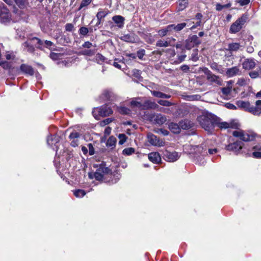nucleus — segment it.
<instances>
[{"mask_svg": "<svg viewBox=\"0 0 261 261\" xmlns=\"http://www.w3.org/2000/svg\"><path fill=\"white\" fill-rule=\"evenodd\" d=\"M201 127L208 133H212L217 123V117L211 113H203L197 117Z\"/></svg>", "mask_w": 261, "mask_h": 261, "instance_id": "nucleus-1", "label": "nucleus"}, {"mask_svg": "<svg viewBox=\"0 0 261 261\" xmlns=\"http://www.w3.org/2000/svg\"><path fill=\"white\" fill-rule=\"evenodd\" d=\"M110 172V170L106 167L104 164L101 163L99 164L98 168L93 174V176L92 173H89V176L90 178H93L94 177L97 180L102 181L104 179L105 176Z\"/></svg>", "mask_w": 261, "mask_h": 261, "instance_id": "nucleus-2", "label": "nucleus"}, {"mask_svg": "<svg viewBox=\"0 0 261 261\" xmlns=\"http://www.w3.org/2000/svg\"><path fill=\"white\" fill-rule=\"evenodd\" d=\"M247 19V15L243 14L231 25L229 32L231 33H236L239 32L242 28L243 25L246 22Z\"/></svg>", "mask_w": 261, "mask_h": 261, "instance_id": "nucleus-3", "label": "nucleus"}, {"mask_svg": "<svg viewBox=\"0 0 261 261\" xmlns=\"http://www.w3.org/2000/svg\"><path fill=\"white\" fill-rule=\"evenodd\" d=\"M112 113V110L108 106L94 108L92 111V114L95 118H97L98 116L106 117Z\"/></svg>", "mask_w": 261, "mask_h": 261, "instance_id": "nucleus-4", "label": "nucleus"}, {"mask_svg": "<svg viewBox=\"0 0 261 261\" xmlns=\"http://www.w3.org/2000/svg\"><path fill=\"white\" fill-rule=\"evenodd\" d=\"M148 117L149 121L152 123L159 125H162L167 121L166 116L161 114H150Z\"/></svg>", "mask_w": 261, "mask_h": 261, "instance_id": "nucleus-5", "label": "nucleus"}, {"mask_svg": "<svg viewBox=\"0 0 261 261\" xmlns=\"http://www.w3.org/2000/svg\"><path fill=\"white\" fill-rule=\"evenodd\" d=\"M0 17L3 22L9 21L11 17L9 10L3 3H0Z\"/></svg>", "mask_w": 261, "mask_h": 261, "instance_id": "nucleus-6", "label": "nucleus"}, {"mask_svg": "<svg viewBox=\"0 0 261 261\" xmlns=\"http://www.w3.org/2000/svg\"><path fill=\"white\" fill-rule=\"evenodd\" d=\"M232 135L234 137L240 138L241 140L245 142L252 141L254 138L253 135H249L242 130H235L233 132Z\"/></svg>", "mask_w": 261, "mask_h": 261, "instance_id": "nucleus-7", "label": "nucleus"}, {"mask_svg": "<svg viewBox=\"0 0 261 261\" xmlns=\"http://www.w3.org/2000/svg\"><path fill=\"white\" fill-rule=\"evenodd\" d=\"M163 156L165 160L169 162H174L177 161L179 157L177 152H170L167 150H165L163 152Z\"/></svg>", "mask_w": 261, "mask_h": 261, "instance_id": "nucleus-8", "label": "nucleus"}, {"mask_svg": "<svg viewBox=\"0 0 261 261\" xmlns=\"http://www.w3.org/2000/svg\"><path fill=\"white\" fill-rule=\"evenodd\" d=\"M147 140L149 143L155 146H163L165 144L162 140H160L156 136L151 133L148 134Z\"/></svg>", "mask_w": 261, "mask_h": 261, "instance_id": "nucleus-9", "label": "nucleus"}, {"mask_svg": "<svg viewBox=\"0 0 261 261\" xmlns=\"http://www.w3.org/2000/svg\"><path fill=\"white\" fill-rule=\"evenodd\" d=\"M243 143L239 141H237L233 143L229 144L226 147V149L229 151H232L234 152H239L243 146Z\"/></svg>", "mask_w": 261, "mask_h": 261, "instance_id": "nucleus-10", "label": "nucleus"}, {"mask_svg": "<svg viewBox=\"0 0 261 261\" xmlns=\"http://www.w3.org/2000/svg\"><path fill=\"white\" fill-rule=\"evenodd\" d=\"M256 61L254 59H246L242 63L243 68L245 70H251L256 66Z\"/></svg>", "mask_w": 261, "mask_h": 261, "instance_id": "nucleus-11", "label": "nucleus"}, {"mask_svg": "<svg viewBox=\"0 0 261 261\" xmlns=\"http://www.w3.org/2000/svg\"><path fill=\"white\" fill-rule=\"evenodd\" d=\"M216 126H218L221 128H236L238 126L237 123L233 122H220L219 119L217 117V123Z\"/></svg>", "mask_w": 261, "mask_h": 261, "instance_id": "nucleus-12", "label": "nucleus"}, {"mask_svg": "<svg viewBox=\"0 0 261 261\" xmlns=\"http://www.w3.org/2000/svg\"><path fill=\"white\" fill-rule=\"evenodd\" d=\"M256 106H250L249 112L251 114L259 116L261 115V100H258L256 101Z\"/></svg>", "mask_w": 261, "mask_h": 261, "instance_id": "nucleus-13", "label": "nucleus"}, {"mask_svg": "<svg viewBox=\"0 0 261 261\" xmlns=\"http://www.w3.org/2000/svg\"><path fill=\"white\" fill-rule=\"evenodd\" d=\"M200 42L198 39V37L196 35H193L191 36L187 40V43L186 44V47L188 49H190L191 47L194 46L195 45L200 44Z\"/></svg>", "mask_w": 261, "mask_h": 261, "instance_id": "nucleus-14", "label": "nucleus"}, {"mask_svg": "<svg viewBox=\"0 0 261 261\" xmlns=\"http://www.w3.org/2000/svg\"><path fill=\"white\" fill-rule=\"evenodd\" d=\"M121 40L126 42L135 43L138 40V37L137 35L134 34H126L121 36Z\"/></svg>", "mask_w": 261, "mask_h": 261, "instance_id": "nucleus-15", "label": "nucleus"}, {"mask_svg": "<svg viewBox=\"0 0 261 261\" xmlns=\"http://www.w3.org/2000/svg\"><path fill=\"white\" fill-rule=\"evenodd\" d=\"M241 74V70L237 66L227 68L226 71V75L229 77H232L237 75H240Z\"/></svg>", "mask_w": 261, "mask_h": 261, "instance_id": "nucleus-16", "label": "nucleus"}, {"mask_svg": "<svg viewBox=\"0 0 261 261\" xmlns=\"http://www.w3.org/2000/svg\"><path fill=\"white\" fill-rule=\"evenodd\" d=\"M60 141V137L56 134L49 135L47 138V143L49 146L55 145Z\"/></svg>", "mask_w": 261, "mask_h": 261, "instance_id": "nucleus-17", "label": "nucleus"}, {"mask_svg": "<svg viewBox=\"0 0 261 261\" xmlns=\"http://www.w3.org/2000/svg\"><path fill=\"white\" fill-rule=\"evenodd\" d=\"M148 157L150 161L155 164L159 163L161 161V156L158 152H151L148 154Z\"/></svg>", "mask_w": 261, "mask_h": 261, "instance_id": "nucleus-18", "label": "nucleus"}, {"mask_svg": "<svg viewBox=\"0 0 261 261\" xmlns=\"http://www.w3.org/2000/svg\"><path fill=\"white\" fill-rule=\"evenodd\" d=\"M242 47V46L239 43L232 42L228 44V48L226 49L230 53H232L233 51H237L240 49Z\"/></svg>", "mask_w": 261, "mask_h": 261, "instance_id": "nucleus-19", "label": "nucleus"}, {"mask_svg": "<svg viewBox=\"0 0 261 261\" xmlns=\"http://www.w3.org/2000/svg\"><path fill=\"white\" fill-rule=\"evenodd\" d=\"M173 30V26L170 25H168L165 29L160 30L158 31L159 35L161 37H164L166 35H170V32Z\"/></svg>", "mask_w": 261, "mask_h": 261, "instance_id": "nucleus-20", "label": "nucleus"}, {"mask_svg": "<svg viewBox=\"0 0 261 261\" xmlns=\"http://www.w3.org/2000/svg\"><path fill=\"white\" fill-rule=\"evenodd\" d=\"M206 79L211 82L215 83L220 85H221V79L218 76L213 74L212 72L207 76Z\"/></svg>", "mask_w": 261, "mask_h": 261, "instance_id": "nucleus-21", "label": "nucleus"}, {"mask_svg": "<svg viewBox=\"0 0 261 261\" xmlns=\"http://www.w3.org/2000/svg\"><path fill=\"white\" fill-rule=\"evenodd\" d=\"M20 70L24 73L32 75L34 74L33 68L28 65L22 64L20 66Z\"/></svg>", "mask_w": 261, "mask_h": 261, "instance_id": "nucleus-22", "label": "nucleus"}, {"mask_svg": "<svg viewBox=\"0 0 261 261\" xmlns=\"http://www.w3.org/2000/svg\"><path fill=\"white\" fill-rule=\"evenodd\" d=\"M236 104L239 108L243 109L248 112L249 111L251 105L248 101L239 100L236 102Z\"/></svg>", "mask_w": 261, "mask_h": 261, "instance_id": "nucleus-23", "label": "nucleus"}, {"mask_svg": "<svg viewBox=\"0 0 261 261\" xmlns=\"http://www.w3.org/2000/svg\"><path fill=\"white\" fill-rule=\"evenodd\" d=\"M113 20L117 24L119 28H122L124 25V18L120 15H116L113 17Z\"/></svg>", "mask_w": 261, "mask_h": 261, "instance_id": "nucleus-24", "label": "nucleus"}, {"mask_svg": "<svg viewBox=\"0 0 261 261\" xmlns=\"http://www.w3.org/2000/svg\"><path fill=\"white\" fill-rule=\"evenodd\" d=\"M108 14V11L106 10H101L99 11L96 14V17L97 19V22L96 23V25H98L101 23V21L102 19L105 18L107 15Z\"/></svg>", "mask_w": 261, "mask_h": 261, "instance_id": "nucleus-25", "label": "nucleus"}, {"mask_svg": "<svg viewBox=\"0 0 261 261\" xmlns=\"http://www.w3.org/2000/svg\"><path fill=\"white\" fill-rule=\"evenodd\" d=\"M169 128L174 134H178L180 132L179 124L171 122L169 124Z\"/></svg>", "mask_w": 261, "mask_h": 261, "instance_id": "nucleus-26", "label": "nucleus"}, {"mask_svg": "<svg viewBox=\"0 0 261 261\" xmlns=\"http://www.w3.org/2000/svg\"><path fill=\"white\" fill-rule=\"evenodd\" d=\"M144 107L146 109H156L159 108V106L157 103H156L155 102L150 100L145 101L144 102Z\"/></svg>", "mask_w": 261, "mask_h": 261, "instance_id": "nucleus-27", "label": "nucleus"}, {"mask_svg": "<svg viewBox=\"0 0 261 261\" xmlns=\"http://www.w3.org/2000/svg\"><path fill=\"white\" fill-rule=\"evenodd\" d=\"M172 45L171 44V40L168 41H164L162 40H159L157 41L156 43V46L158 47H167L168 46Z\"/></svg>", "mask_w": 261, "mask_h": 261, "instance_id": "nucleus-28", "label": "nucleus"}, {"mask_svg": "<svg viewBox=\"0 0 261 261\" xmlns=\"http://www.w3.org/2000/svg\"><path fill=\"white\" fill-rule=\"evenodd\" d=\"M180 128L183 129H187L191 127L190 122L188 120L181 121L179 123Z\"/></svg>", "mask_w": 261, "mask_h": 261, "instance_id": "nucleus-29", "label": "nucleus"}, {"mask_svg": "<svg viewBox=\"0 0 261 261\" xmlns=\"http://www.w3.org/2000/svg\"><path fill=\"white\" fill-rule=\"evenodd\" d=\"M116 143V138L113 136H111L107 140L106 145L108 147H111L112 148H113L115 146Z\"/></svg>", "mask_w": 261, "mask_h": 261, "instance_id": "nucleus-30", "label": "nucleus"}, {"mask_svg": "<svg viewBox=\"0 0 261 261\" xmlns=\"http://www.w3.org/2000/svg\"><path fill=\"white\" fill-rule=\"evenodd\" d=\"M186 25L187 24L185 22L179 23L177 25L171 24V25L173 26V30H174L177 32L181 31L186 26Z\"/></svg>", "mask_w": 261, "mask_h": 261, "instance_id": "nucleus-31", "label": "nucleus"}, {"mask_svg": "<svg viewBox=\"0 0 261 261\" xmlns=\"http://www.w3.org/2000/svg\"><path fill=\"white\" fill-rule=\"evenodd\" d=\"M179 5H178V10L179 11H182L184 10L188 6V1H179L178 0Z\"/></svg>", "mask_w": 261, "mask_h": 261, "instance_id": "nucleus-32", "label": "nucleus"}, {"mask_svg": "<svg viewBox=\"0 0 261 261\" xmlns=\"http://www.w3.org/2000/svg\"><path fill=\"white\" fill-rule=\"evenodd\" d=\"M24 49L27 50L28 51L33 53L34 51V47L33 45H30L27 42H24L23 44Z\"/></svg>", "mask_w": 261, "mask_h": 261, "instance_id": "nucleus-33", "label": "nucleus"}, {"mask_svg": "<svg viewBox=\"0 0 261 261\" xmlns=\"http://www.w3.org/2000/svg\"><path fill=\"white\" fill-rule=\"evenodd\" d=\"M118 110L120 113L125 115L128 114L130 112V110L125 107H119L118 108Z\"/></svg>", "mask_w": 261, "mask_h": 261, "instance_id": "nucleus-34", "label": "nucleus"}, {"mask_svg": "<svg viewBox=\"0 0 261 261\" xmlns=\"http://www.w3.org/2000/svg\"><path fill=\"white\" fill-rule=\"evenodd\" d=\"M86 194V192L83 190H77L74 192V195L77 198L83 197Z\"/></svg>", "mask_w": 261, "mask_h": 261, "instance_id": "nucleus-35", "label": "nucleus"}, {"mask_svg": "<svg viewBox=\"0 0 261 261\" xmlns=\"http://www.w3.org/2000/svg\"><path fill=\"white\" fill-rule=\"evenodd\" d=\"M230 6H231L230 3H228L226 5H221L220 4H217L216 7V9L217 11H220L222 10L223 9L229 8Z\"/></svg>", "mask_w": 261, "mask_h": 261, "instance_id": "nucleus-36", "label": "nucleus"}, {"mask_svg": "<svg viewBox=\"0 0 261 261\" xmlns=\"http://www.w3.org/2000/svg\"><path fill=\"white\" fill-rule=\"evenodd\" d=\"M158 103L161 106L165 107H170L173 105L171 102L165 100H159L158 101Z\"/></svg>", "mask_w": 261, "mask_h": 261, "instance_id": "nucleus-37", "label": "nucleus"}, {"mask_svg": "<svg viewBox=\"0 0 261 261\" xmlns=\"http://www.w3.org/2000/svg\"><path fill=\"white\" fill-rule=\"evenodd\" d=\"M134 152L135 149L132 147L126 148L122 151L123 154L127 155H130L134 153Z\"/></svg>", "mask_w": 261, "mask_h": 261, "instance_id": "nucleus-38", "label": "nucleus"}, {"mask_svg": "<svg viewBox=\"0 0 261 261\" xmlns=\"http://www.w3.org/2000/svg\"><path fill=\"white\" fill-rule=\"evenodd\" d=\"M151 94L154 96V97H158V98H163L164 93L158 91H150Z\"/></svg>", "mask_w": 261, "mask_h": 261, "instance_id": "nucleus-39", "label": "nucleus"}, {"mask_svg": "<svg viewBox=\"0 0 261 261\" xmlns=\"http://www.w3.org/2000/svg\"><path fill=\"white\" fill-rule=\"evenodd\" d=\"M231 91V88L229 87H225L222 89V93L226 96H228L230 94Z\"/></svg>", "mask_w": 261, "mask_h": 261, "instance_id": "nucleus-40", "label": "nucleus"}, {"mask_svg": "<svg viewBox=\"0 0 261 261\" xmlns=\"http://www.w3.org/2000/svg\"><path fill=\"white\" fill-rule=\"evenodd\" d=\"M91 1L92 0H82L80 8H79V10H80L83 7L87 6L90 4Z\"/></svg>", "mask_w": 261, "mask_h": 261, "instance_id": "nucleus-41", "label": "nucleus"}, {"mask_svg": "<svg viewBox=\"0 0 261 261\" xmlns=\"http://www.w3.org/2000/svg\"><path fill=\"white\" fill-rule=\"evenodd\" d=\"M16 4L20 8H24L26 5V0H15Z\"/></svg>", "mask_w": 261, "mask_h": 261, "instance_id": "nucleus-42", "label": "nucleus"}, {"mask_svg": "<svg viewBox=\"0 0 261 261\" xmlns=\"http://www.w3.org/2000/svg\"><path fill=\"white\" fill-rule=\"evenodd\" d=\"M247 80L244 78L239 79L238 80L237 83V84L238 85L241 86H245L247 84Z\"/></svg>", "mask_w": 261, "mask_h": 261, "instance_id": "nucleus-43", "label": "nucleus"}, {"mask_svg": "<svg viewBox=\"0 0 261 261\" xmlns=\"http://www.w3.org/2000/svg\"><path fill=\"white\" fill-rule=\"evenodd\" d=\"M118 138L120 139V141L119 142L120 144H122L126 141V137L125 135H124L123 134H119L118 136Z\"/></svg>", "mask_w": 261, "mask_h": 261, "instance_id": "nucleus-44", "label": "nucleus"}, {"mask_svg": "<svg viewBox=\"0 0 261 261\" xmlns=\"http://www.w3.org/2000/svg\"><path fill=\"white\" fill-rule=\"evenodd\" d=\"M79 32L80 34L85 36L88 34L89 31L88 28H87L86 27H83L80 29Z\"/></svg>", "mask_w": 261, "mask_h": 261, "instance_id": "nucleus-45", "label": "nucleus"}, {"mask_svg": "<svg viewBox=\"0 0 261 261\" xmlns=\"http://www.w3.org/2000/svg\"><path fill=\"white\" fill-rule=\"evenodd\" d=\"M113 120L112 118H107L100 122L101 126H105L106 124H109Z\"/></svg>", "mask_w": 261, "mask_h": 261, "instance_id": "nucleus-46", "label": "nucleus"}, {"mask_svg": "<svg viewBox=\"0 0 261 261\" xmlns=\"http://www.w3.org/2000/svg\"><path fill=\"white\" fill-rule=\"evenodd\" d=\"M61 56V54L55 53H51L50 54V58H51L54 60H58Z\"/></svg>", "mask_w": 261, "mask_h": 261, "instance_id": "nucleus-47", "label": "nucleus"}, {"mask_svg": "<svg viewBox=\"0 0 261 261\" xmlns=\"http://www.w3.org/2000/svg\"><path fill=\"white\" fill-rule=\"evenodd\" d=\"M145 51L144 49H140L137 53L138 57L140 59H142L145 55Z\"/></svg>", "mask_w": 261, "mask_h": 261, "instance_id": "nucleus-48", "label": "nucleus"}, {"mask_svg": "<svg viewBox=\"0 0 261 261\" xmlns=\"http://www.w3.org/2000/svg\"><path fill=\"white\" fill-rule=\"evenodd\" d=\"M155 132L159 134L161 133L164 136H167V135H168V134L169 133V132L167 130L162 129V128L158 129V130H155Z\"/></svg>", "mask_w": 261, "mask_h": 261, "instance_id": "nucleus-49", "label": "nucleus"}, {"mask_svg": "<svg viewBox=\"0 0 261 261\" xmlns=\"http://www.w3.org/2000/svg\"><path fill=\"white\" fill-rule=\"evenodd\" d=\"M80 137V134L76 132L71 133L69 135V138L71 139H75Z\"/></svg>", "mask_w": 261, "mask_h": 261, "instance_id": "nucleus-50", "label": "nucleus"}, {"mask_svg": "<svg viewBox=\"0 0 261 261\" xmlns=\"http://www.w3.org/2000/svg\"><path fill=\"white\" fill-rule=\"evenodd\" d=\"M130 105L132 106L135 107L141 108L142 107V104L140 102L134 100H133L130 102Z\"/></svg>", "mask_w": 261, "mask_h": 261, "instance_id": "nucleus-51", "label": "nucleus"}, {"mask_svg": "<svg viewBox=\"0 0 261 261\" xmlns=\"http://www.w3.org/2000/svg\"><path fill=\"white\" fill-rule=\"evenodd\" d=\"M105 60V58L102 55L98 54L96 56V60L98 62H103Z\"/></svg>", "mask_w": 261, "mask_h": 261, "instance_id": "nucleus-52", "label": "nucleus"}, {"mask_svg": "<svg viewBox=\"0 0 261 261\" xmlns=\"http://www.w3.org/2000/svg\"><path fill=\"white\" fill-rule=\"evenodd\" d=\"M236 2L240 4L241 6H243L248 4L250 0H236Z\"/></svg>", "mask_w": 261, "mask_h": 261, "instance_id": "nucleus-53", "label": "nucleus"}, {"mask_svg": "<svg viewBox=\"0 0 261 261\" xmlns=\"http://www.w3.org/2000/svg\"><path fill=\"white\" fill-rule=\"evenodd\" d=\"M94 51L91 50H83L82 52V54L84 55H87L89 56H91L94 54Z\"/></svg>", "mask_w": 261, "mask_h": 261, "instance_id": "nucleus-54", "label": "nucleus"}, {"mask_svg": "<svg viewBox=\"0 0 261 261\" xmlns=\"http://www.w3.org/2000/svg\"><path fill=\"white\" fill-rule=\"evenodd\" d=\"M249 75L252 79H255L259 76V73L257 71H253L249 73Z\"/></svg>", "mask_w": 261, "mask_h": 261, "instance_id": "nucleus-55", "label": "nucleus"}, {"mask_svg": "<svg viewBox=\"0 0 261 261\" xmlns=\"http://www.w3.org/2000/svg\"><path fill=\"white\" fill-rule=\"evenodd\" d=\"M103 94H104L105 97L106 98V99H111L113 93L110 91H105Z\"/></svg>", "mask_w": 261, "mask_h": 261, "instance_id": "nucleus-56", "label": "nucleus"}, {"mask_svg": "<svg viewBox=\"0 0 261 261\" xmlns=\"http://www.w3.org/2000/svg\"><path fill=\"white\" fill-rule=\"evenodd\" d=\"M252 155L255 158H261V151H254L252 153Z\"/></svg>", "mask_w": 261, "mask_h": 261, "instance_id": "nucleus-57", "label": "nucleus"}, {"mask_svg": "<svg viewBox=\"0 0 261 261\" xmlns=\"http://www.w3.org/2000/svg\"><path fill=\"white\" fill-rule=\"evenodd\" d=\"M158 111L162 112L165 113H169L170 111L169 109L164 108L163 107H160L158 109H156Z\"/></svg>", "mask_w": 261, "mask_h": 261, "instance_id": "nucleus-58", "label": "nucleus"}, {"mask_svg": "<svg viewBox=\"0 0 261 261\" xmlns=\"http://www.w3.org/2000/svg\"><path fill=\"white\" fill-rule=\"evenodd\" d=\"M73 28V25L71 23H67L65 25V29L67 31H71Z\"/></svg>", "mask_w": 261, "mask_h": 261, "instance_id": "nucleus-59", "label": "nucleus"}, {"mask_svg": "<svg viewBox=\"0 0 261 261\" xmlns=\"http://www.w3.org/2000/svg\"><path fill=\"white\" fill-rule=\"evenodd\" d=\"M0 66H2L5 69H8L9 68V64L7 62H0Z\"/></svg>", "mask_w": 261, "mask_h": 261, "instance_id": "nucleus-60", "label": "nucleus"}, {"mask_svg": "<svg viewBox=\"0 0 261 261\" xmlns=\"http://www.w3.org/2000/svg\"><path fill=\"white\" fill-rule=\"evenodd\" d=\"M225 106L228 109H231V110H235L237 109L236 107L234 105L230 103H226L225 104Z\"/></svg>", "mask_w": 261, "mask_h": 261, "instance_id": "nucleus-61", "label": "nucleus"}, {"mask_svg": "<svg viewBox=\"0 0 261 261\" xmlns=\"http://www.w3.org/2000/svg\"><path fill=\"white\" fill-rule=\"evenodd\" d=\"M92 46V44L89 41L85 42L83 44V47L85 48H90Z\"/></svg>", "mask_w": 261, "mask_h": 261, "instance_id": "nucleus-62", "label": "nucleus"}, {"mask_svg": "<svg viewBox=\"0 0 261 261\" xmlns=\"http://www.w3.org/2000/svg\"><path fill=\"white\" fill-rule=\"evenodd\" d=\"M134 75L135 77L139 78L140 77V71L137 69L133 70Z\"/></svg>", "mask_w": 261, "mask_h": 261, "instance_id": "nucleus-63", "label": "nucleus"}, {"mask_svg": "<svg viewBox=\"0 0 261 261\" xmlns=\"http://www.w3.org/2000/svg\"><path fill=\"white\" fill-rule=\"evenodd\" d=\"M189 67L187 65H184L181 66V69L185 72L189 71Z\"/></svg>", "mask_w": 261, "mask_h": 261, "instance_id": "nucleus-64", "label": "nucleus"}]
</instances>
